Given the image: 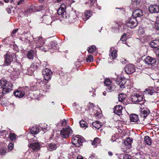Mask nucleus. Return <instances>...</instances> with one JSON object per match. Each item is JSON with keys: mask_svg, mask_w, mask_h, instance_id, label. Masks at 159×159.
Masks as SVG:
<instances>
[{"mask_svg": "<svg viewBox=\"0 0 159 159\" xmlns=\"http://www.w3.org/2000/svg\"><path fill=\"white\" fill-rule=\"evenodd\" d=\"M9 137L12 141H14L16 139V135L14 134L11 133L9 135Z\"/></svg>", "mask_w": 159, "mask_h": 159, "instance_id": "obj_37", "label": "nucleus"}, {"mask_svg": "<svg viewBox=\"0 0 159 159\" xmlns=\"http://www.w3.org/2000/svg\"><path fill=\"white\" fill-rule=\"evenodd\" d=\"M91 16V11H87L84 13V17H83V19L84 20H87Z\"/></svg>", "mask_w": 159, "mask_h": 159, "instance_id": "obj_27", "label": "nucleus"}, {"mask_svg": "<svg viewBox=\"0 0 159 159\" xmlns=\"http://www.w3.org/2000/svg\"><path fill=\"white\" fill-rule=\"evenodd\" d=\"M89 93L91 94H90V95H92V96H93V94H94L93 91H90Z\"/></svg>", "mask_w": 159, "mask_h": 159, "instance_id": "obj_56", "label": "nucleus"}, {"mask_svg": "<svg viewBox=\"0 0 159 159\" xmlns=\"http://www.w3.org/2000/svg\"><path fill=\"white\" fill-rule=\"evenodd\" d=\"M125 79H119L118 81L117 80L116 81L117 84L119 86L120 88L121 89V90L125 87Z\"/></svg>", "mask_w": 159, "mask_h": 159, "instance_id": "obj_20", "label": "nucleus"}, {"mask_svg": "<svg viewBox=\"0 0 159 159\" xmlns=\"http://www.w3.org/2000/svg\"><path fill=\"white\" fill-rule=\"evenodd\" d=\"M144 142L146 144L150 145L152 143L151 138L148 136H145L144 137Z\"/></svg>", "mask_w": 159, "mask_h": 159, "instance_id": "obj_28", "label": "nucleus"}, {"mask_svg": "<svg viewBox=\"0 0 159 159\" xmlns=\"http://www.w3.org/2000/svg\"><path fill=\"white\" fill-rule=\"evenodd\" d=\"M43 22L47 25L50 24L52 22L51 17L48 16H44L43 17Z\"/></svg>", "mask_w": 159, "mask_h": 159, "instance_id": "obj_18", "label": "nucleus"}, {"mask_svg": "<svg viewBox=\"0 0 159 159\" xmlns=\"http://www.w3.org/2000/svg\"><path fill=\"white\" fill-rule=\"evenodd\" d=\"M155 53L157 57L159 58V49L155 50Z\"/></svg>", "mask_w": 159, "mask_h": 159, "instance_id": "obj_51", "label": "nucleus"}, {"mask_svg": "<svg viewBox=\"0 0 159 159\" xmlns=\"http://www.w3.org/2000/svg\"><path fill=\"white\" fill-rule=\"evenodd\" d=\"M122 107L120 105L116 106L114 110V112L118 116H120L122 114Z\"/></svg>", "mask_w": 159, "mask_h": 159, "instance_id": "obj_17", "label": "nucleus"}, {"mask_svg": "<svg viewBox=\"0 0 159 159\" xmlns=\"http://www.w3.org/2000/svg\"><path fill=\"white\" fill-rule=\"evenodd\" d=\"M44 127L42 128V129L43 130H46L48 129V125L45 124H44Z\"/></svg>", "mask_w": 159, "mask_h": 159, "instance_id": "obj_50", "label": "nucleus"}, {"mask_svg": "<svg viewBox=\"0 0 159 159\" xmlns=\"http://www.w3.org/2000/svg\"><path fill=\"white\" fill-rule=\"evenodd\" d=\"M90 7L91 8L96 7L97 6V2L96 0H90Z\"/></svg>", "mask_w": 159, "mask_h": 159, "instance_id": "obj_34", "label": "nucleus"}, {"mask_svg": "<svg viewBox=\"0 0 159 159\" xmlns=\"http://www.w3.org/2000/svg\"><path fill=\"white\" fill-rule=\"evenodd\" d=\"M77 159H84L83 157L81 156H78L77 157Z\"/></svg>", "mask_w": 159, "mask_h": 159, "instance_id": "obj_55", "label": "nucleus"}, {"mask_svg": "<svg viewBox=\"0 0 159 159\" xmlns=\"http://www.w3.org/2000/svg\"><path fill=\"white\" fill-rule=\"evenodd\" d=\"M92 107H93V106H94V105H93V103H92Z\"/></svg>", "mask_w": 159, "mask_h": 159, "instance_id": "obj_63", "label": "nucleus"}, {"mask_svg": "<svg viewBox=\"0 0 159 159\" xmlns=\"http://www.w3.org/2000/svg\"><path fill=\"white\" fill-rule=\"evenodd\" d=\"M44 79L46 80H50L52 75V72L48 68H45L42 71Z\"/></svg>", "mask_w": 159, "mask_h": 159, "instance_id": "obj_5", "label": "nucleus"}, {"mask_svg": "<svg viewBox=\"0 0 159 159\" xmlns=\"http://www.w3.org/2000/svg\"><path fill=\"white\" fill-rule=\"evenodd\" d=\"M90 158L91 159H96L97 157L96 156V155L95 154L91 155H90Z\"/></svg>", "mask_w": 159, "mask_h": 159, "instance_id": "obj_49", "label": "nucleus"}, {"mask_svg": "<svg viewBox=\"0 0 159 159\" xmlns=\"http://www.w3.org/2000/svg\"><path fill=\"white\" fill-rule=\"evenodd\" d=\"M100 139L99 138H96L94 139L92 143V144L94 146V147H96L97 146L100 145Z\"/></svg>", "mask_w": 159, "mask_h": 159, "instance_id": "obj_25", "label": "nucleus"}, {"mask_svg": "<svg viewBox=\"0 0 159 159\" xmlns=\"http://www.w3.org/2000/svg\"><path fill=\"white\" fill-rule=\"evenodd\" d=\"M143 15V12L140 9H137L135 10L133 13L132 16L134 17H139Z\"/></svg>", "mask_w": 159, "mask_h": 159, "instance_id": "obj_15", "label": "nucleus"}, {"mask_svg": "<svg viewBox=\"0 0 159 159\" xmlns=\"http://www.w3.org/2000/svg\"><path fill=\"white\" fill-rule=\"evenodd\" d=\"M0 86L3 88V94H6L12 91V84L11 83L7 82L5 79L0 80Z\"/></svg>", "mask_w": 159, "mask_h": 159, "instance_id": "obj_1", "label": "nucleus"}, {"mask_svg": "<svg viewBox=\"0 0 159 159\" xmlns=\"http://www.w3.org/2000/svg\"><path fill=\"white\" fill-rule=\"evenodd\" d=\"M5 61L4 62L5 66H8L15 59L16 57L15 53H13L8 52L4 55Z\"/></svg>", "mask_w": 159, "mask_h": 159, "instance_id": "obj_2", "label": "nucleus"}, {"mask_svg": "<svg viewBox=\"0 0 159 159\" xmlns=\"http://www.w3.org/2000/svg\"><path fill=\"white\" fill-rule=\"evenodd\" d=\"M82 139L80 138L77 136L73 137L72 138V144L77 147H80L83 142Z\"/></svg>", "mask_w": 159, "mask_h": 159, "instance_id": "obj_8", "label": "nucleus"}, {"mask_svg": "<svg viewBox=\"0 0 159 159\" xmlns=\"http://www.w3.org/2000/svg\"><path fill=\"white\" fill-rule=\"evenodd\" d=\"M33 11V9L32 7H30L28 9L25 11V13H31Z\"/></svg>", "mask_w": 159, "mask_h": 159, "instance_id": "obj_42", "label": "nucleus"}, {"mask_svg": "<svg viewBox=\"0 0 159 159\" xmlns=\"http://www.w3.org/2000/svg\"><path fill=\"white\" fill-rule=\"evenodd\" d=\"M48 150L51 151L55 150L57 148V144L53 143H51L48 144L47 145Z\"/></svg>", "mask_w": 159, "mask_h": 159, "instance_id": "obj_19", "label": "nucleus"}, {"mask_svg": "<svg viewBox=\"0 0 159 159\" xmlns=\"http://www.w3.org/2000/svg\"><path fill=\"white\" fill-rule=\"evenodd\" d=\"M5 130H3L2 131H0V134H3L4 133V132H5Z\"/></svg>", "mask_w": 159, "mask_h": 159, "instance_id": "obj_61", "label": "nucleus"}, {"mask_svg": "<svg viewBox=\"0 0 159 159\" xmlns=\"http://www.w3.org/2000/svg\"><path fill=\"white\" fill-rule=\"evenodd\" d=\"M131 100L133 102H139L143 99V96L139 94L134 93L131 97Z\"/></svg>", "mask_w": 159, "mask_h": 159, "instance_id": "obj_9", "label": "nucleus"}, {"mask_svg": "<svg viewBox=\"0 0 159 159\" xmlns=\"http://www.w3.org/2000/svg\"><path fill=\"white\" fill-rule=\"evenodd\" d=\"M24 2V0H20L17 3L18 5H20L22 4Z\"/></svg>", "mask_w": 159, "mask_h": 159, "instance_id": "obj_54", "label": "nucleus"}, {"mask_svg": "<svg viewBox=\"0 0 159 159\" xmlns=\"http://www.w3.org/2000/svg\"><path fill=\"white\" fill-rule=\"evenodd\" d=\"M105 85L107 87V89L110 90V91H114L115 86L114 84L112 83L109 79H106L104 83Z\"/></svg>", "mask_w": 159, "mask_h": 159, "instance_id": "obj_7", "label": "nucleus"}, {"mask_svg": "<svg viewBox=\"0 0 159 159\" xmlns=\"http://www.w3.org/2000/svg\"><path fill=\"white\" fill-rule=\"evenodd\" d=\"M46 87L47 88V89H49V87H50V86L49 85H46Z\"/></svg>", "mask_w": 159, "mask_h": 159, "instance_id": "obj_62", "label": "nucleus"}, {"mask_svg": "<svg viewBox=\"0 0 159 159\" xmlns=\"http://www.w3.org/2000/svg\"><path fill=\"white\" fill-rule=\"evenodd\" d=\"M126 40V34H124L122 36L120 39V40L123 42L125 41Z\"/></svg>", "mask_w": 159, "mask_h": 159, "instance_id": "obj_43", "label": "nucleus"}, {"mask_svg": "<svg viewBox=\"0 0 159 159\" xmlns=\"http://www.w3.org/2000/svg\"><path fill=\"white\" fill-rule=\"evenodd\" d=\"M34 72L33 68L30 67L27 69V72L26 73L28 75H31Z\"/></svg>", "mask_w": 159, "mask_h": 159, "instance_id": "obj_36", "label": "nucleus"}, {"mask_svg": "<svg viewBox=\"0 0 159 159\" xmlns=\"http://www.w3.org/2000/svg\"><path fill=\"white\" fill-rule=\"evenodd\" d=\"M122 94H120L119 95V100L120 101H122L123 100V99H124L123 97H122Z\"/></svg>", "mask_w": 159, "mask_h": 159, "instance_id": "obj_48", "label": "nucleus"}, {"mask_svg": "<svg viewBox=\"0 0 159 159\" xmlns=\"http://www.w3.org/2000/svg\"><path fill=\"white\" fill-rule=\"evenodd\" d=\"M5 39H4L3 40V41L5 42Z\"/></svg>", "mask_w": 159, "mask_h": 159, "instance_id": "obj_64", "label": "nucleus"}, {"mask_svg": "<svg viewBox=\"0 0 159 159\" xmlns=\"http://www.w3.org/2000/svg\"><path fill=\"white\" fill-rule=\"evenodd\" d=\"M143 61L146 66L151 67L155 66L156 63V59L149 56H147Z\"/></svg>", "mask_w": 159, "mask_h": 159, "instance_id": "obj_4", "label": "nucleus"}, {"mask_svg": "<svg viewBox=\"0 0 159 159\" xmlns=\"http://www.w3.org/2000/svg\"><path fill=\"white\" fill-rule=\"evenodd\" d=\"M107 94V92L106 91H104L103 93V94L104 96H105Z\"/></svg>", "mask_w": 159, "mask_h": 159, "instance_id": "obj_59", "label": "nucleus"}, {"mask_svg": "<svg viewBox=\"0 0 159 159\" xmlns=\"http://www.w3.org/2000/svg\"><path fill=\"white\" fill-rule=\"evenodd\" d=\"M6 3H7L9 2V0H3Z\"/></svg>", "mask_w": 159, "mask_h": 159, "instance_id": "obj_60", "label": "nucleus"}, {"mask_svg": "<svg viewBox=\"0 0 159 159\" xmlns=\"http://www.w3.org/2000/svg\"><path fill=\"white\" fill-rule=\"evenodd\" d=\"M18 30L17 29H14V30H13L12 31V33L11 34V36L12 37L13 36H14L15 35V34L18 31Z\"/></svg>", "mask_w": 159, "mask_h": 159, "instance_id": "obj_46", "label": "nucleus"}, {"mask_svg": "<svg viewBox=\"0 0 159 159\" xmlns=\"http://www.w3.org/2000/svg\"><path fill=\"white\" fill-rule=\"evenodd\" d=\"M14 146V144L12 143H9L8 147V149L10 150H11L12 149L13 147Z\"/></svg>", "mask_w": 159, "mask_h": 159, "instance_id": "obj_44", "label": "nucleus"}, {"mask_svg": "<svg viewBox=\"0 0 159 159\" xmlns=\"http://www.w3.org/2000/svg\"><path fill=\"white\" fill-rule=\"evenodd\" d=\"M150 111L147 108H143L141 110L140 112V115L142 118H145L149 114Z\"/></svg>", "mask_w": 159, "mask_h": 159, "instance_id": "obj_13", "label": "nucleus"}, {"mask_svg": "<svg viewBox=\"0 0 159 159\" xmlns=\"http://www.w3.org/2000/svg\"><path fill=\"white\" fill-rule=\"evenodd\" d=\"M25 92L22 90H17L14 93L15 95L17 97L20 98L22 97L25 95Z\"/></svg>", "mask_w": 159, "mask_h": 159, "instance_id": "obj_24", "label": "nucleus"}, {"mask_svg": "<svg viewBox=\"0 0 159 159\" xmlns=\"http://www.w3.org/2000/svg\"><path fill=\"white\" fill-rule=\"evenodd\" d=\"M96 7L98 8L99 10H101V7H100L99 6H98L97 5V6H96V7Z\"/></svg>", "mask_w": 159, "mask_h": 159, "instance_id": "obj_58", "label": "nucleus"}, {"mask_svg": "<svg viewBox=\"0 0 159 159\" xmlns=\"http://www.w3.org/2000/svg\"><path fill=\"white\" fill-rule=\"evenodd\" d=\"M92 126L94 128L99 129L101 126V123L98 121H96L92 122Z\"/></svg>", "mask_w": 159, "mask_h": 159, "instance_id": "obj_26", "label": "nucleus"}, {"mask_svg": "<svg viewBox=\"0 0 159 159\" xmlns=\"http://www.w3.org/2000/svg\"><path fill=\"white\" fill-rule=\"evenodd\" d=\"M65 12H63V11H62L61 9H59L57 11V14L58 15H61L64 14Z\"/></svg>", "mask_w": 159, "mask_h": 159, "instance_id": "obj_47", "label": "nucleus"}, {"mask_svg": "<svg viewBox=\"0 0 159 159\" xmlns=\"http://www.w3.org/2000/svg\"><path fill=\"white\" fill-rule=\"evenodd\" d=\"M132 141L130 138H127L125 140L124 143L125 145L126 146H131Z\"/></svg>", "mask_w": 159, "mask_h": 159, "instance_id": "obj_31", "label": "nucleus"}, {"mask_svg": "<svg viewBox=\"0 0 159 159\" xmlns=\"http://www.w3.org/2000/svg\"><path fill=\"white\" fill-rule=\"evenodd\" d=\"M133 4L134 5L137 6L138 5L139 2L140 1V0H131Z\"/></svg>", "mask_w": 159, "mask_h": 159, "instance_id": "obj_39", "label": "nucleus"}, {"mask_svg": "<svg viewBox=\"0 0 159 159\" xmlns=\"http://www.w3.org/2000/svg\"><path fill=\"white\" fill-rule=\"evenodd\" d=\"M50 49L51 48L56 49L58 48V45L54 42H51L48 45Z\"/></svg>", "mask_w": 159, "mask_h": 159, "instance_id": "obj_29", "label": "nucleus"}, {"mask_svg": "<svg viewBox=\"0 0 159 159\" xmlns=\"http://www.w3.org/2000/svg\"><path fill=\"white\" fill-rule=\"evenodd\" d=\"M123 159H133L132 156L130 155L126 154L124 156Z\"/></svg>", "mask_w": 159, "mask_h": 159, "instance_id": "obj_40", "label": "nucleus"}, {"mask_svg": "<svg viewBox=\"0 0 159 159\" xmlns=\"http://www.w3.org/2000/svg\"><path fill=\"white\" fill-rule=\"evenodd\" d=\"M50 49V48H49V46H42L40 48V50L44 52L47 51Z\"/></svg>", "mask_w": 159, "mask_h": 159, "instance_id": "obj_35", "label": "nucleus"}, {"mask_svg": "<svg viewBox=\"0 0 159 159\" xmlns=\"http://www.w3.org/2000/svg\"><path fill=\"white\" fill-rule=\"evenodd\" d=\"M30 147L32 148V150L35 151L39 150L40 148V145L38 142L31 143L30 144Z\"/></svg>", "mask_w": 159, "mask_h": 159, "instance_id": "obj_16", "label": "nucleus"}, {"mask_svg": "<svg viewBox=\"0 0 159 159\" xmlns=\"http://www.w3.org/2000/svg\"><path fill=\"white\" fill-rule=\"evenodd\" d=\"M66 120L64 119L63 120H62V122H61V125L62 126H64L66 125Z\"/></svg>", "mask_w": 159, "mask_h": 159, "instance_id": "obj_52", "label": "nucleus"}, {"mask_svg": "<svg viewBox=\"0 0 159 159\" xmlns=\"http://www.w3.org/2000/svg\"><path fill=\"white\" fill-rule=\"evenodd\" d=\"M34 40L37 48H40L44 43V40L42 37H38L37 38L34 39Z\"/></svg>", "mask_w": 159, "mask_h": 159, "instance_id": "obj_10", "label": "nucleus"}, {"mask_svg": "<svg viewBox=\"0 0 159 159\" xmlns=\"http://www.w3.org/2000/svg\"><path fill=\"white\" fill-rule=\"evenodd\" d=\"M117 53L116 50H114L111 52V54L110 55V58L111 59H115L117 57Z\"/></svg>", "mask_w": 159, "mask_h": 159, "instance_id": "obj_30", "label": "nucleus"}, {"mask_svg": "<svg viewBox=\"0 0 159 159\" xmlns=\"http://www.w3.org/2000/svg\"><path fill=\"white\" fill-rule=\"evenodd\" d=\"M154 92L155 91L153 90H148L147 91V93L150 95H152Z\"/></svg>", "mask_w": 159, "mask_h": 159, "instance_id": "obj_45", "label": "nucleus"}, {"mask_svg": "<svg viewBox=\"0 0 159 159\" xmlns=\"http://www.w3.org/2000/svg\"><path fill=\"white\" fill-rule=\"evenodd\" d=\"M80 126L81 127H87V124L86 122L84 120H82L80 122Z\"/></svg>", "mask_w": 159, "mask_h": 159, "instance_id": "obj_33", "label": "nucleus"}, {"mask_svg": "<svg viewBox=\"0 0 159 159\" xmlns=\"http://www.w3.org/2000/svg\"><path fill=\"white\" fill-rule=\"evenodd\" d=\"M149 10L151 13L159 12V7L157 5H152L149 7Z\"/></svg>", "mask_w": 159, "mask_h": 159, "instance_id": "obj_12", "label": "nucleus"}, {"mask_svg": "<svg viewBox=\"0 0 159 159\" xmlns=\"http://www.w3.org/2000/svg\"><path fill=\"white\" fill-rule=\"evenodd\" d=\"M125 70L127 74H131L135 71V68L134 65L128 64L125 67Z\"/></svg>", "mask_w": 159, "mask_h": 159, "instance_id": "obj_11", "label": "nucleus"}, {"mask_svg": "<svg viewBox=\"0 0 159 159\" xmlns=\"http://www.w3.org/2000/svg\"><path fill=\"white\" fill-rule=\"evenodd\" d=\"M6 10L8 13L10 14L11 13V10L10 7L7 8V9H6Z\"/></svg>", "mask_w": 159, "mask_h": 159, "instance_id": "obj_53", "label": "nucleus"}, {"mask_svg": "<svg viewBox=\"0 0 159 159\" xmlns=\"http://www.w3.org/2000/svg\"><path fill=\"white\" fill-rule=\"evenodd\" d=\"M39 129L36 126H34L30 129V132L31 134H35L39 132Z\"/></svg>", "mask_w": 159, "mask_h": 159, "instance_id": "obj_23", "label": "nucleus"}, {"mask_svg": "<svg viewBox=\"0 0 159 159\" xmlns=\"http://www.w3.org/2000/svg\"><path fill=\"white\" fill-rule=\"evenodd\" d=\"M138 24V22L135 18H130L126 23V25L129 28H133L135 27Z\"/></svg>", "mask_w": 159, "mask_h": 159, "instance_id": "obj_6", "label": "nucleus"}, {"mask_svg": "<svg viewBox=\"0 0 159 159\" xmlns=\"http://www.w3.org/2000/svg\"><path fill=\"white\" fill-rule=\"evenodd\" d=\"M108 155L109 156H111L112 155V153L111 152H110V151L108 152Z\"/></svg>", "mask_w": 159, "mask_h": 159, "instance_id": "obj_57", "label": "nucleus"}, {"mask_svg": "<svg viewBox=\"0 0 159 159\" xmlns=\"http://www.w3.org/2000/svg\"><path fill=\"white\" fill-rule=\"evenodd\" d=\"M35 53V52L34 51L31 50L28 52L26 57L29 59H33L34 58Z\"/></svg>", "mask_w": 159, "mask_h": 159, "instance_id": "obj_22", "label": "nucleus"}, {"mask_svg": "<svg viewBox=\"0 0 159 159\" xmlns=\"http://www.w3.org/2000/svg\"><path fill=\"white\" fill-rule=\"evenodd\" d=\"M65 7V5L64 4H61L60 8L59 9H61V10H62V11H63V12H64L65 13H66Z\"/></svg>", "mask_w": 159, "mask_h": 159, "instance_id": "obj_41", "label": "nucleus"}, {"mask_svg": "<svg viewBox=\"0 0 159 159\" xmlns=\"http://www.w3.org/2000/svg\"><path fill=\"white\" fill-rule=\"evenodd\" d=\"M88 51L89 53H92L95 51L96 48L95 46L92 45L88 48Z\"/></svg>", "mask_w": 159, "mask_h": 159, "instance_id": "obj_32", "label": "nucleus"}, {"mask_svg": "<svg viewBox=\"0 0 159 159\" xmlns=\"http://www.w3.org/2000/svg\"><path fill=\"white\" fill-rule=\"evenodd\" d=\"M149 45L152 48L159 49V40L158 39L152 40L150 42Z\"/></svg>", "mask_w": 159, "mask_h": 159, "instance_id": "obj_14", "label": "nucleus"}, {"mask_svg": "<svg viewBox=\"0 0 159 159\" xmlns=\"http://www.w3.org/2000/svg\"><path fill=\"white\" fill-rule=\"evenodd\" d=\"M86 61L88 62H90L93 60V57L91 55H89L86 59Z\"/></svg>", "mask_w": 159, "mask_h": 159, "instance_id": "obj_38", "label": "nucleus"}, {"mask_svg": "<svg viewBox=\"0 0 159 159\" xmlns=\"http://www.w3.org/2000/svg\"><path fill=\"white\" fill-rule=\"evenodd\" d=\"M72 133V130L69 126L66 128H63L60 131L61 137L63 138L69 137Z\"/></svg>", "mask_w": 159, "mask_h": 159, "instance_id": "obj_3", "label": "nucleus"}, {"mask_svg": "<svg viewBox=\"0 0 159 159\" xmlns=\"http://www.w3.org/2000/svg\"><path fill=\"white\" fill-rule=\"evenodd\" d=\"M130 119L131 122H139L138 116L136 114H133L130 116Z\"/></svg>", "mask_w": 159, "mask_h": 159, "instance_id": "obj_21", "label": "nucleus"}]
</instances>
